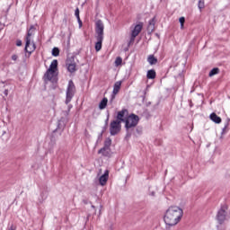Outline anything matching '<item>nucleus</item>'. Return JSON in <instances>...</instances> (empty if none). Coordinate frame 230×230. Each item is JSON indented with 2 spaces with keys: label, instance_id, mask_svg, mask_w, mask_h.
I'll list each match as a JSON object with an SVG mask.
<instances>
[{
  "label": "nucleus",
  "instance_id": "nucleus-1",
  "mask_svg": "<svg viewBox=\"0 0 230 230\" xmlns=\"http://www.w3.org/2000/svg\"><path fill=\"white\" fill-rule=\"evenodd\" d=\"M183 215L184 211H182V208L177 206L169 207L164 217V223L166 226L173 227V226H177L182 220Z\"/></svg>",
  "mask_w": 230,
  "mask_h": 230
},
{
  "label": "nucleus",
  "instance_id": "nucleus-2",
  "mask_svg": "<svg viewBox=\"0 0 230 230\" xmlns=\"http://www.w3.org/2000/svg\"><path fill=\"white\" fill-rule=\"evenodd\" d=\"M35 35V26L31 25L30 29L27 31V34L25 36V51L31 55L35 49H37V46L35 42H31L33 36Z\"/></svg>",
  "mask_w": 230,
  "mask_h": 230
},
{
  "label": "nucleus",
  "instance_id": "nucleus-3",
  "mask_svg": "<svg viewBox=\"0 0 230 230\" xmlns=\"http://www.w3.org/2000/svg\"><path fill=\"white\" fill-rule=\"evenodd\" d=\"M103 22L102 20H98L95 23V32H96V40L95 43V50H102V44L103 42V30H104Z\"/></svg>",
  "mask_w": 230,
  "mask_h": 230
},
{
  "label": "nucleus",
  "instance_id": "nucleus-4",
  "mask_svg": "<svg viewBox=\"0 0 230 230\" xmlns=\"http://www.w3.org/2000/svg\"><path fill=\"white\" fill-rule=\"evenodd\" d=\"M57 71H58V60L54 59L45 73V78L52 83L57 82Z\"/></svg>",
  "mask_w": 230,
  "mask_h": 230
},
{
  "label": "nucleus",
  "instance_id": "nucleus-5",
  "mask_svg": "<svg viewBox=\"0 0 230 230\" xmlns=\"http://www.w3.org/2000/svg\"><path fill=\"white\" fill-rule=\"evenodd\" d=\"M124 123L126 130H132L137 127V124L139 123V116L131 113L125 118Z\"/></svg>",
  "mask_w": 230,
  "mask_h": 230
},
{
  "label": "nucleus",
  "instance_id": "nucleus-6",
  "mask_svg": "<svg viewBox=\"0 0 230 230\" xmlns=\"http://www.w3.org/2000/svg\"><path fill=\"white\" fill-rule=\"evenodd\" d=\"M76 93V86L75 85V83L73 80H70L67 84L66 88V101L65 103L66 105H68L71 103V100L75 98V94Z\"/></svg>",
  "mask_w": 230,
  "mask_h": 230
},
{
  "label": "nucleus",
  "instance_id": "nucleus-7",
  "mask_svg": "<svg viewBox=\"0 0 230 230\" xmlns=\"http://www.w3.org/2000/svg\"><path fill=\"white\" fill-rule=\"evenodd\" d=\"M227 209H229L227 205L221 206V208L218 210L217 215L218 224L222 225L226 220H227Z\"/></svg>",
  "mask_w": 230,
  "mask_h": 230
},
{
  "label": "nucleus",
  "instance_id": "nucleus-8",
  "mask_svg": "<svg viewBox=\"0 0 230 230\" xmlns=\"http://www.w3.org/2000/svg\"><path fill=\"white\" fill-rule=\"evenodd\" d=\"M121 132V122L118 120H111L110 123L111 136H116Z\"/></svg>",
  "mask_w": 230,
  "mask_h": 230
},
{
  "label": "nucleus",
  "instance_id": "nucleus-9",
  "mask_svg": "<svg viewBox=\"0 0 230 230\" xmlns=\"http://www.w3.org/2000/svg\"><path fill=\"white\" fill-rule=\"evenodd\" d=\"M142 30H143L142 22L135 26V28L132 30V32H131V42H134V40H136V37H137V35L141 33Z\"/></svg>",
  "mask_w": 230,
  "mask_h": 230
},
{
  "label": "nucleus",
  "instance_id": "nucleus-10",
  "mask_svg": "<svg viewBox=\"0 0 230 230\" xmlns=\"http://www.w3.org/2000/svg\"><path fill=\"white\" fill-rule=\"evenodd\" d=\"M125 116H128V110L123 109L117 113L116 121H120V123H125Z\"/></svg>",
  "mask_w": 230,
  "mask_h": 230
},
{
  "label": "nucleus",
  "instance_id": "nucleus-11",
  "mask_svg": "<svg viewBox=\"0 0 230 230\" xmlns=\"http://www.w3.org/2000/svg\"><path fill=\"white\" fill-rule=\"evenodd\" d=\"M109 170H106L104 173L99 178L101 186H105V184H107V181H109Z\"/></svg>",
  "mask_w": 230,
  "mask_h": 230
},
{
  "label": "nucleus",
  "instance_id": "nucleus-12",
  "mask_svg": "<svg viewBox=\"0 0 230 230\" xmlns=\"http://www.w3.org/2000/svg\"><path fill=\"white\" fill-rule=\"evenodd\" d=\"M121 84H123V81H117L114 84L113 91H112V94H114V96H116V94H118L119 93V91L121 90Z\"/></svg>",
  "mask_w": 230,
  "mask_h": 230
},
{
  "label": "nucleus",
  "instance_id": "nucleus-13",
  "mask_svg": "<svg viewBox=\"0 0 230 230\" xmlns=\"http://www.w3.org/2000/svg\"><path fill=\"white\" fill-rule=\"evenodd\" d=\"M111 145H112V140L111 138H107L104 141V146L98 151V154L102 152H105V150H107L108 148H111Z\"/></svg>",
  "mask_w": 230,
  "mask_h": 230
},
{
  "label": "nucleus",
  "instance_id": "nucleus-14",
  "mask_svg": "<svg viewBox=\"0 0 230 230\" xmlns=\"http://www.w3.org/2000/svg\"><path fill=\"white\" fill-rule=\"evenodd\" d=\"M147 62H148V64H150V66H155V64H157L158 60H157V58H155V56L149 55L147 57Z\"/></svg>",
  "mask_w": 230,
  "mask_h": 230
},
{
  "label": "nucleus",
  "instance_id": "nucleus-15",
  "mask_svg": "<svg viewBox=\"0 0 230 230\" xmlns=\"http://www.w3.org/2000/svg\"><path fill=\"white\" fill-rule=\"evenodd\" d=\"M155 76H157V74L155 73V70L151 69V70L147 71L146 78L148 80H154V79H155Z\"/></svg>",
  "mask_w": 230,
  "mask_h": 230
},
{
  "label": "nucleus",
  "instance_id": "nucleus-16",
  "mask_svg": "<svg viewBox=\"0 0 230 230\" xmlns=\"http://www.w3.org/2000/svg\"><path fill=\"white\" fill-rule=\"evenodd\" d=\"M210 119L214 121V123H222V119L218 115H217V113L210 114Z\"/></svg>",
  "mask_w": 230,
  "mask_h": 230
},
{
  "label": "nucleus",
  "instance_id": "nucleus-17",
  "mask_svg": "<svg viewBox=\"0 0 230 230\" xmlns=\"http://www.w3.org/2000/svg\"><path fill=\"white\" fill-rule=\"evenodd\" d=\"M107 103H109V99H107L106 97H104L101 102L99 103V109L101 111H103V109H105L107 107Z\"/></svg>",
  "mask_w": 230,
  "mask_h": 230
},
{
  "label": "nucleus",
  "instance_id": "nucleus-18",
  "mask_svg": "<svg viewBox=\"0 0 230 230\" xmlns=\"http://www.w3.org/2000/svg\"><path fill=\"white\" fill-rule=\"evenodd\" d=\"M67 69L69 73H75V71H76V63L68 64Z\"/></svg>",
  "mask_w": 230,
  "mask_h": 230
},
{
  "label": "nucleus",
  "instance_id": "nucleus-19",
  "mask_svg": "<svg viewBox=\"0 0 230 230\" xmlns=\"http://www.w3.org/2000/svg\"><path fill=\"white\" fill-rule=\"evenodd\" d=\"M219 73L220 69L218 67H216L209 72L208 76H215V75H218Z\"/></svg>",
  "mask_w": 230,
  "mask_h": 230
},
{
  "label": "nucleus",
  "instance_id": "nucleus-20",
  "mask_svg": "<svg viewBox=\"0 0 230 230\" xmlns=\"http://www.w3.org/2000/svg\"><path fill=\"white\" fill-rule=\"evenodd\" d=\"M121 64H123V58H121V57L116 58L115 59L116 67H119V66H121Z\"/></svg>",
  "mask_w": 230,
  "mask_h": 230
},
{
  "label": "nucleus",
  "instance_id": "nucleus-21",
  "mask_svg": "<svg viewBox=\"0 0 230 230\" xmlns=\"http://www.w3.org/2000/svg\"><path fill=\"white\" fill-rule=\"evenodd\" d=\"M52 55L53 57H58L60 55V49H58V48H54L52 49Z\"/></svg>",
  "mask_w": 230,
  "mask_h": 230
},
{
  "label": "nucleus",
  "instance_id": "nucleus-22",
  "mask_svg": "<svg viewBox=\"0 0 230 230\" xmlns=\"http://www.w3.org/2000/svg\"><path fill=\"white\" fill-rule=\"evenodd\" d=\"M98 154H102V155H104V157H109V155H111V148H108L105 151Z\"/></svg>",
  "mask_w": 230,
  "mask_h": 230
},
{
  "label": "nucleus",
  "instance_id": "nucleus-23",
  "mask_svg": "<svg viewBox=\"0 0 230 230\" xmlns=\"http://www.w3.org/2000/svg\"><path fill=\"white\" fill-rule=\"evenodd\" d=\"M205 4H204V0H199V4H198V7L200 9V10H202V9H204L205 8Z\"/></svg>",
  "mask_w": 230,
  "mask_h": 230
},
{
  "label": "nucleus",
  "instance_id": "nucleus-24",
  "mask_svg": "<svg viewBox=\"0 0 230 230\" xmlns=\"http://www.w3.org/2000/svg\"><path fill=\"white\" fill-rule=\"evenodd\" d=\"M75 15L76 19L79 21V22H82V21H80V9L78 8L75 9Z\"/></svg>",
  "mask_w": 230,
  "mask_h": 230
},
{
  "label": "nucleus",
  "instance_id": "nucleus-25",
  "mask_svg": "<svg viewBox=\"0 0 230 230\" xmlns=\"http://www.w3.org/2000/svg\"><path fill=\"white\" fill-rule=\"evenodd\" d=\"M185 22H186V19L184 17L180 18L181 28H184Z\"/></svg>",
  "mask_w": 230,
  "mask_h": 230
},
{
  "label": "nucleus",
  "instance_id": "nucleus-26",
  "mask_svg": "<svg viewBox=\"0 0 230 230\" xmlns=\"http://www.w3.org/2000/svg\"><path fill=\"white\" fill-rule=\"evenodd\" d=\"M16 46H18V47L22 46V40H18L16 41Z\"/></svg>",
  "mask_w": 230,
  "mask_h": 230
},
{
  "label": "nucleus",
  "instance_id": "nucleus-27",
  "mask_svg": "<svg viewBox=\"0 0 230 230\" xmlns=\"http://www.w3.org/2000/svg\"><path fill=\"white\" fill-rule=\"evenodd\" d=\"M17 58H19L17 55L14 54L12 56V60H13L14 62H16Z\"/></svg>",
  "mask_w": 230,
  "mask_h": 230
},
{
  "label": "nucleus",
  "instance_id": "nucleus-28",
  "mask_svg": "<svg viewBox=\"0 0 230 230\" xmlns=\"http://www.w3.org/2000/svg\"><path fill=\"white\" fill-rule=\"evenodd\" d=\"M227 127H229V124H226V125L225 126V128H223V132H226V129L227 128Z\"/></svg>",
  "mask_w": 230,
  "mask_h": 230
},
{
  "label": "nucleus",
  "instance_id": "nucleus-29",
  "mask_svg": "<svg viewBox=\"0 0 230 230\" xmlns=\"http://www.w3.org/2000/svg\"><path fill=\"white\" fill-rule=\"evenodd\" d=\"M9 230H15V228L13 227V225H12L9 228Z\"/></svg>",
  "mask_w": 230,
  "mask_h": 230
},
{
  "label": "nucleus",
  "instance_id": "nucleus-30",
  "mask_svg": "<svg viewBox=\"0 0 230 230\" xmlns=\"http://www.w3.org/2000/svg\"><path fill=\"white\" fill-rule=\"evenodd\" d=\"M154 22V19L150 21L149 24H152Z\"/></svg>",
  "mask_w": 230,
  "mask_h": 230
}]
</instances>
